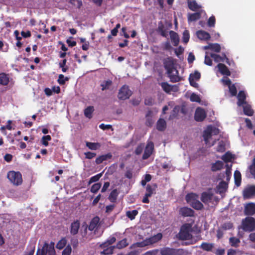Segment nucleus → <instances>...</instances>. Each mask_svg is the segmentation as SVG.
<instances>
[{"label":"nucleus","mask_w":255,"mask_h":255,"mask_svg":"<svg viewBox=\"0 0 255 255\" xmlns=\"http://www.w3.org/2000/svg\"><path fill=\"white\" fill-rule=\"evenodd\" d=\"M201 78V74L198 71H195L193 73H191L189 77V80L192 79L194 81H198Z\"/></svg>","instance_id":"42"},{"label":"nucleus","mask_w":255,"mask_h":255,"mask_svg":"<svg viewBox=\"0 0 255 255\" xmlns=\"http://www.w3.org/2000/svg\"><path fill=\"white\" fill-rule=\"evenodd\" d=\"M138 214V211L136 210L132 211H128L126 212V216L130 220H133L135 216Z\"/></svg>","instance_id":"40"},{"label":"nucleus","mask_w":255,"mask_h":255,"mask_svg":"<svg viewBox=\"0 0 255 255\" xmlns=\"http://www.w3.org/2000/svg\"><path fill=\"white\" fill-rule=\"evenodd\" d=\"M217 151L220 152H223L225 150V144L223 141L219 142L217 147Z\"/></svg>","instance_id":"59"},{"label":"nucleus","mask_w":255,"mask_h":255,"mask_svg":"<svg viewBox=\"0 0 255 255\" xmlns=\"http://www.w3.org/2000/svg\"><path fill=\"white\" fill-rule=\"evenodd\" d=\"M171 41L174 46H177L179 42V37L178 34L174 31H169Z\"/></svg>","instance_id":"22"},{"label":"nucleus","mask_w":255,"mask_h":255,"mask_svg":"<svg viewBox=\"0 0 255 255\" xmlns=\"http://www.w3.org/2000/svg\"><path fill=\"white\" fill-rule=\"evenodd\" d=\"M206 117V114L204 109L197 108L196 110L194 119L197 122H202Z\"/></svg>","instance_id":"11"},{"label":"nucleus","mask_w":255,"mask_h":255,"mask_svg":"<svg viewBox=\"0 0 255 255\" xmlns=\"http://www.w3.org/2000/svg\"><path fill=\"white\" fill-rule=\"evenodd\" d=\"M9 82L8 76L4 73H0V85H7Z\"/></svg>","instance_id":"31"},{"label":"nucleus","mask_w":255,"mask_h":255,"mask_svg":"<svg viewBox=\"0 0 255 255\" xmlns=\"http://www.w3.org/2000/svg\"><path fill=\"white\" fill-rule=\"evenodd\" d=\"M211 50L216 52H219L221 50L220 45L218 43H211Z\"/></svg>","instance_id":"56"},{"label":"nucleus","mask_w":255,"mask_h":255,"mask_svg":"<svg viewBox=\"0 0 255 255\" xmlns=\"http://www.w3.org/2000/svg\"><path fill=\"white\" fill-rule=\"evenodd\" d=\"M241 107H243V111L245 115L248 116H252L254 114V111L252 109L251 106L249 105L248 103L244 104Z\"/></svg>","instance_id":"25"},{"label":"nucleus","mask_w":255,"mask_h":255,"mask_svg":"<svg viewBox=\"0 0 255 255\" xmlns=\"http://www.w3.org/2000/svg\"><path fill=\"white\" fill-rule=\"evenodd\" d=\"M161 45L163 50L170 51L172 49V47L168 41L162 43Z\"/></svg>","instance_id":"52"},{"label":"nucleus","mask_w":255,"mask_h":255,"mask_svg":"<svg viewBox=\"0 0 255 255\" xmlns=\"http://www.w3.org/2000/svg\"><path fill=\"white\" fill-rule=\"evenodd\" d=\"M188 6L190 9L196 11L200 8V6L195 1H189L188 2Z\"/></svg>","instance_id":"35"},{"label":"nucleus","mask_w":255,"mask_h":255,"mask_svg":"<svg viewBox=\"0 0 255 255\" xmlns=\"http://www.w3.org/2000/svg\"><path fill=\"white\" fill-rule=\"evenodd\" d=\"M234 180L235 184L239 187L241 184L242 176L239 170H236L234 172Z\"/></svg>","instance_id":"30"},{"label":"nucleus","mask_w":255,"mask_h":255,"mask_svg":"<svg viewBox=\"0 0 255 255\" xmlns=\"http://www.w3.org/2000/svg\"><path fill=\"white\" fill-rule=\"evenodd\" d=\"M51 139V137L50 135H44L42 137L41 141L42 143L45 146L48 145V141H50Z\"/></svg>","instance_id":"57"},{"label":"nucleus","mask_w":255,"mask_h":255,"mask_svg":"<svg viewBox=\"0 0 255 255\" xmlns=\"http://www.w3.org/2000/svg\"><path fill=\"white\" fill-rule=\"evenodd\" d=\"M190 99L192 102H200L201 101L200 97L195 93H192L191 95Z\"/></svg>","instance_id":"61"},{"label":"nucleus","mask_w":255,"mask_h":255,"mask_svg":"<svg viewBox=\"0 0 255 255\" xmlns=\"http://www.w3.org/2000/svg\"><path fill=\"white\" fill-rule=\"evenodd\" d=\"M190 35L188 30H185L183 33L182 40L185 43H187L189 40Z\"/></svg>","instance_id":"53"},{"label":"nucleus","mask_w":255,"mask_h":255,"mask_svg":"<svg viewBox=\"0 0 255 255\" xmlns=\"http://www.w3.org/2000/svg\"><path fill=\"white\" fill-rule=\"evenodd\" d=\"M115 248V246H111L109 248H107L106 249H104L103 251L102 252V254L105 255H110L113 254L114 250Z\"/></svg>","instance_id":"49"},{"label":"nucleus","mask_w":255,"mask_h":255,"mask_svg":"<svg viewBox=\"0 0 255 255\" xmlns=\"http://www.w3.org/2000/svg\"><path fill=\"white\" fill-rule=\"evenodd\" d=\"M116 241V239L114 237H112L110 238L109 240H107V241L104 244L102 245V246H103L104 247H106V245L108 244V245H112L113 243H114Z\"/></svg>","instance_id":"63"},{"label":"nucleus","mask_w":255,"mask_h":255,"mask_svg":"<svg viewBox=\"0 0 255 255\" xmlns=\"http://www.w3.org/2000/svg\"><path fill=\"white\" fill-rule=\"evenodd\" d=\"M101 187V184L97 183L93 184L90 189V191L93 193H97Z\"/></svg>","instance_id":"51"},{"label":"nucleus","mask_w":255,"mask_h":255,"mask_svg":"<svg viewBox=\"0 0 255 255\" xmlns=\"http://www.w3.org/2000/svg\"><path fill=\"white\" fill-rule=\"evenodd\" d=\"M230 244L232 247H237L240 241L238 238L235 237H231L229 239Z\"/></svg>","instance_id":"48"},{"label":"nucleus","mask_w":255,"mask_h":255,"mask_svg":"<svg viewBox=\"0 0 255 255\" xmlns=\"http://www.w3.org/2000/svg\"><path fill=\"white\" fill-rule=\"evenodd\" d=\"M128 244L127 242V239L126 238H125L121 241H120L118 242L116 245L117 248L119 249H122L123 248H124L128 246Z\"/></svg>","instance_id":"36"},{"label":"nucleus","mask_w":255,"mask_h":255,"mask_svg":"<svg viewBox=\"0 0 255 255\" xmlns=\"http://www.w3.org/2000/svg\"><path fill=\"white\" fill-rule=\"evenodd\" d=\"M160 85L163 91L167 93H169L171 91L176 92L178 90V87L177 86H172L167 82H162Z\"/></svg>","instance_id":"14"},{"label":"nucleus","mask_w":255,"mask_h":255,"mask_svg":"<svg viewBox=\"0 0 255 255\" xmlns=\"http://www.w3.org/2000/svg\"><path fill=\"white\" fill-rule=\"evenodd\" d=\"M80 228V222L78 220L73 222L71 223L70 226V233L72 235H75L78 234Z\"/></svg>","instance_id":"20"},{"label":"nucleus","mask_w":255,"mask_h":255,"mask_svg":"<svg viewBox=\"0 0 255 255\" xmlns=\"http://www.w3.org/2000/svg\"><path fill=\"white\" fill-rule=\"evenodd\" d=\"M210 56L213 58L214 61L216 62H218L219 61L224 62L225 61V58H223L222 56L219 55H217L215 53H211Z\"/></svg>","instance_id":"50"},{"label":"nucleus","mask_w":255,"mask_h":255,"mask_svg":"<svg viewBox=\"0 0 255 255\" xmlns=\"http://www.w3.org/2000/svg\"><path fill=\"white\" fill-rule=\"evenodd\" d=\"M72 252V249L70 245H68L62 252V255H70Z\"/></svg>","instance_id":"62"},{"label":"nucleus","mask_w":255,"mask_h":255,"mask_svg":"<svg viewBox=\"0 0 255 255\" xmlns=\"http://www.w3.org/2000/svg\"><path fill=\"white\" fill-rule=\"evenodd\" d=\"M255 195V185H250L246 187L243 191L244 199H250Z\"/></svg>","instance_id":"9"},{"label":"nucleus","mask_w":255,"mask_h":255,"mask_svg":"<svg viewBox=\"0 0 255 255\" xmlns=\"http://www.w3.org/2000/svg\"><path fill=\"white\" fill-rule=\"evenodd\" d=\"M196 35L198 38L202 40H208L210 39V34L204 30H198L196 32Z\"/></svg>","instance_id":"19"},{"label":"nucleus","mask_w":255,"mask_h":255,"mask_svg":"<svg viewBox=\"0 0 255 255\" xmlns=\"http://www.w3.org/2000/svg\"><path fill=\"white\" fill-rule=\"evenodd\" d=\"M220 72L223 75L229 76L231 75V72L228 67L223 63H219L217 65Z\"/></svg>","instance_id":"21"},{"label":"nucleus","mask_w":255,"mask_h":255,"mask_svg":"<svg viewBox=\"0 0 255 255\" xmlns=\"http://www.w3.org/2000/svg\"><path fill=\"white\" fill-rule=\"evenodd\" d=\"M198 198V196L197 194L191 193L187 194L185 199L192 208L197 210H200L203 208L204 206L203 204L197 199Z\"/></svg>","instance_id":"2"},{"label":"nucleus","mask_w":255,"mask_h":255,"mask_svg":"<svg viewBox=\"0 0 255 255\" xmlns=\"http://www.w3.org/2000/svg\"><path fill=\"white\" fill-rule=\"evenodd\" d=\"M166 128V121L163 119H159L157 122L156 128L158 130L162 131H164Z\"/></svg>","instance_id":"26"},{"label":"nucleus","mask_w":255,"mask_h":255,"mask_svg":"<svg viewBox=\"0 0 255 255\" xmlns=\"http://www.w3.org/2000/svg\"><path fill=\"white\" fill-rule=\"evenodd\" d=\"M102 175H103V172H101V173H99L95 176L91 177L89 179L88 184H91V183H92L93 182L98 181L100 179V178L102 177Z\"/></svg>","instance_id":"47"},{"label":"nucleus","mask_w":255,"mask_h":255,"mask_svg":"<svg viewBox=\"0 0 255 255\" xmlns=\"http://www.w3.org/2000/svg\"><path fill=\"white\" fill-rule=\"evenodd\" d=\"M119 193L117 189H114L110 193L109 199L112 202H115L118 197Z\"/></svg>","instance_id":"38"},{"label":"nucleus","mask_w":255,"mask_h":255,"mask_svg":"<svg viewBox=\"0 0 255 255\" xmlns=\"http://www.w3.org/2000/svg\"><path fill=\"white\" fill-rule=\"evenodd\" d=\"M153 186H154V188H152V187L149 184L147 185L146 187V193L145 194L147 195V196L151 197L153 194V191L157 188L156 184H154Z\"/></svg>","instance_id":"37"},{"label":"nucleus","mask_w":255,"mask_h":255,"mask_svg":"<svg viewBox=\"0 0 255 255\" xmlns=\"http://www.w3.org/2000/svg\"><path fill=\"white\" fill-rule=\"evenodd\" d=\"M154 149V144L152 142H148L144 149V153L142 155V158L143 160L147 159L152 154Z\"/></svg>","instance_id":"10"},{"label":"nucleus","mask_w":255,"mask_h":255,"mask_svg":"<svg viewBox=\"0 0 255 255\" xmlns=\"http://www.w3.org/2000/svg\"><path fill=\"white\" fill-rule=\"evenodd\" d=\"M201 16V13L199 12L189 13L188 15V22L195 21L200 18Z\"/></svg>","instance_id":"29"},{"label":"nucleus","mask_w":255,"mask_h":255,"mask_svg":"<svg viewBox=\"0 0 255 255\" xmlns=\"http://www.w3.org/2000/svg\"><path fill=\"white\" fill-rule=\"evenodd\" d=\"M223 162L220 160H217L215 163H213L211 165V170L215 172L221 170L223 167Z\"/></svg>","instance_id":"27"},{"label":"nucleus","mask_w":255,"mask_h":255,"mask_svg":"<svg viewBox=\"0 0 255 255\" xmlns=\"http://www.w3.org/2000/svg\"><path fill=\"white\" fill-rule=\"evenodd\" d=\"M244 213L247 216H252L255 214V204L249 203L245 207Z\"/></svg>","instance_id":"13"},{"label":"nucleus","mask_w":255,"mask_h":255,"mask_svg":"<svg viewBox=\"0 0 255 255\" xmlns=\"http://www.w3.org/2000/svg\"><path fill=\"white\" fill-rule=\"evenodd\" d=\"M162 238V234L158 233L156 235H154L149 238H146V239L147 240L148 245H150L158 242V241L161 240Z\"/></svg>","instance_id":"18"},{"label":"nucleus","mask_w":255,"mask_h":255,"mask_svg":"<svg viewBox=\"0 0 255 255\" xmlns=\"http://www.w3.org/2000/svg\"><path fill=\"white\" fill-rule=\"evenodd\" d=\"M149 246L148 244V243L147 242L146 239H145L142 242H137L134 244H133L130 248H132V247H138V248H143L146 246Z\"/></svg>","instance_id":"45"},{"label":"nucleus","mask_w":255,"mask_h":255,"mask_svg":"<svg viewBox=\"0 0 255 255\" xmlns=\"http://www.w3.org/2000/svg\"><path fill=\"white\" fill-rule=\"evenodd\" d=\"M112 84V81L111 80H108L107 81H103L101 84V86L102 87V90L105 91L106 90L109 89L110 88V87Z\"/></svg>","instance_id":"41"},{"label":"nucleus","mask_w":255,"mask_h":255,"mask_svg":"<svg viewBox=\"0 0 255 255\" xmlns=\"http://www.w3.org/2000/svg\"><path fill=\"white\" fill-rule=\"evenodd\" d=\"M69 79V78L68 77H64L63 74H60L59 75L57 82L60 85H64L66 81H68Z\"/></svg>","instance_id":"46"},{"label":"nucleus","mask_w":255,"mask_h":255,"mask_svg":"<svg viewBox=\"0 0 255 255\" xmlns=\"http://www.w3.org/2000/svg\"><path fill=\"white\" fill-rule=\"evenodd\" d=\"M249 169L251 174L255 178V157L253 159L252 164L249 166Z\"/></svg>","instance_id":"58"},{"label":"nucleus","mask_w":255,"mask_h":255,"mask_svg":"<svg viewBox=\"0 0 255 255\" xmlns=\"http://www.w3.org/2000/svg\"><path fill=\"white\" fill-rule=\"evenodd\" d=\"M242 229L246 232H251L255 230V219L252 217H247L242 220Z\"/></svg>","instance_id":"6"},{"label":"nucleus","mask_w":255,"mask_h":255,"mask_svg":"<svg viewBox=\"0 0 255 255\" xmlns=\"http://www.w3.org/2000/svg\"><path fill=\"white\" fill-rule=\"evenodd\" d=\"M179 213L183 217H193L194 215V211L192 209L184 207L179 210Z\"/></svg>","instance_id":"15"},{"label":"nucleus","mask_w":255,"mask_h":255,"mask_svg":"<svg viewBox=\"0 0 255 255\" xmlns=\"http://www.w3.org/2000/svg\"><path fill=\"white\" fill-rule=\"evenodd\" d=\"M246 94L244 91H239L237 96V105L239 107H241L244 104L247 103L246 102Z\"/></svg>","instance_id":"16"},{"label":"nucleus","mask_w":255,"mask_h":255,"mask_svg":"<svg viewBox=\"0 0 255 255\" xmlns=\"http://www.w3.org/2000/svg\"><path fill=\"white\" fill-rule=\"evenodd\" d=\"M143 148H144L143 144H140L139 145H138L136 147V148L135 150V151H134L135 154H136V155L140 154L143 151Z\"/></svg>","instance_id":"64"},{"label":"nucleus","mask_w":255,"mask_h":255,"mask_svg":"<svg viewBox=\"0 0 255 255\" xmlns=\"http://www.w3.org/2000/svg\"><path fill=\"white\" fill-rule=\"evenodd\" d=\"M86 146L91 150H96L101 147V144L99 142H92L87 141L86 142Z\"/></svg>","instance_id":"28"},{"label":"nucleus","mask_w":255,"mask_h":255,"mask_svg":"<svg viewBox=\"0 0 255 255\" xmlns=\"http://www.w3.org/2000/svg\"><path fill=\"white\" fill-rule=\"evenodd\" d=\"M229 92L232 97L236 96L237 94V90L235 84H232L229 87Z\"/></svg>","instance_id":"54"},{"label":"nucleus","mask_w":255,"mask_h":255,"mask_svg":"<svg viewBox=\"0 0 255 255\" xmlns=\"http://www.w3.org/2000/svg\"><path fill=\"white\" fill-rule=\"evenodd\" d=\"M214 247V244L212 243H209L206 242H203L200 246V248L204 251L210 252L212 251V249Z\"/></svg>","instance_id":"33"},{"label":"nucleus","mask_w":255,"mask_h":255,"mask_svg":"<svg viewBox=\"0 0 255 255\" xmlns=\"http://www.w3.org/2000/svg\"><path fill=\"white\" fill-rule=\"evenodd\" d=\"M112 157V154L111 153H108L106 154L98 156L95 160V162L97 164H100L102 163L104 161L108 159H111Z\"/></svg>","instance_id":"23"},{"label":"nucleus","mask_w":255,"mask_h":255,"mask_svg":"<svg viewBox=\"0 0 255 255\" xmlns=\"http://www.w3.org/2000/svg\"><path fill=\"white\" fill-rule=\"evenodd\" d=\"M212 134V126H208L203 133V136L206 144L208 143L209 139L211 138Z\"/></svg>","instance_id":"17"},{"label":"nucleus","mask_w":255,"mask_h":255,"mask_svg":"<svg viewBox=\"0 0 255 255\" xmlns=\"http://www.w3.org/2000/svg\"><path fill=\"white\" fill-rule=\"evenodd\" d=\"M67 244V240L65 238H62L56 245V248L59 250H62Z\"/></svg>","instance_id":"39"},{"label":"nucleus","mask_w":255,"mask_h":255,"mask_svg":"<svg viewBox=\"0 0 255 255\" xmlns=\"http://www.w3.org/2000/svg\"><path fill=\"white\" fill-rule=\"evenodd\" d=\"M228 188V183L224 181H221L217 186L218 190L220 193H223Z\"/></svg>","instance_id":"34"},{"label":"nucleus","mask_w":255,"mask_h":255,"mask_svg":"<svg viewBox=\"0 0 255 255\" xmlns=\"http://www.w3.org/2000/svg\"><path fill=\"white\" fill-rule=\"evenodd\" d=\"M7 178L14 186H18L23 182L22 174L19 171L10 170L7 173Z\"/></svg>","instance_id":"3"},{"label":"nucleus","mask_w":255,"mask_h":255,"mask_svg":"<svg viewBox=\"0 0 255 255\" xmlns=\"http://www.w3.org/2000/svg\"><path fill=\"white\" fill-rule=\"evenodd\" d=\"M213 194L211 192H203L201 195V200L205 204L208 205L213 199Z\"/></svg>","instance_id":"12"},{"label":"nucleus","mask_w":255,"mask_h":255,"mask_svg":"<svg viewBox=\"0 0 255 255\" xmlns=\"http://www.w3.org/2000/svg\"><path fill=\"white\" fill-rule=\"evenodd\" d=\"M182 252V249H175L169 247H164L160 250L161 255H179Z\"/></svg>","instance_id":"8"},{"label":"nucleus","mask_w":255,"mask_h":255,"mask_svg":"<svg viewBox=\"0 0 255 255\" xmlns=\"http://www.w3.org/2000/svg\"><path fill=\"white\" fill-rule=\"evenodd\" d=\"M94 111L93 106H90L87 107L84 111V114L86 118L91 119L92 117V114Z\"/></svg>","instance_id":"32"},{"label":"nucleus","mask_w":255,"mask_h":255,"mask_svg":"<svg viewBox=\"0 0 255 255\" xmlns=\"http://www.w3.org/2000/svg\"><path fill=\"white\" fill-rule=\"evenodd\" d=\"M54 243L51 242L50 244L45 243L41 251L38 250L36 255H55Z\"/></svg>","instance_id":"5"},{"label":"nucleus","mask_w":255,"mask_h":255,"mask_svg":"<svg viewBox=\"0 0 255 255\" xmlns=\"http://www.w3.org/2000/svg\"><path fill=\"white\" fill-rule=\"evenodd\" d=\"M211 56H208V52H206L205 56L204 63L208 66H211L212 65V60L211 59Z\"/></svg>","instance_id":"60"},{"label":"nucleus","mask_w":255,"mask_h":255,"mask_svg":"<svg viewBox=\"0 0 255 255\" xmlns=\"http://www.w3.org/2000/svg\"><path fill=\"white\" fill-rule=\"evenodd\" d=\"M192 231L191 226L189 224L182 225L178 235V239L182 241L191 239L192 238V235L191 234Z\"/></svg>","instance_id":"4"},{"label":"nucleus","mask_w":255,"mask_h":255,"mask_svg":"<svg viewBox=\"0 0 255 255\" xmlns=\"http://www.w3.org/2000/svg\"><path fill=\"white\" fill-rule=\"evenodd\" d=\"M176 60L172 57H168L163 60V64L167 71L170 81L173 83L178 82L181 80L179 75L178 71L175 68Z\"/></svg>","instance_id":"1"},{"label":"nucleus","mask_w":255,"mask_h":255,"mask_svg":"<svg viewBox=\"0 0 255 255\" xmlns=\"http://www.w3.org/2000/svg\"><path fill=\"white\" fill-rule=\"evenodd\" d=\"M226 170L225 173H226V180L227 181H229L230 180L231 175H232L231 170H232V164H231L230 165H229V164H226Z\"/></svg>","instance_id":"44"},{"label":"nucleus","mask_w":255,"mask_h":255,"mask_svg":"<svg viewBox=\"0 0 255 255\" xmlns=\"http://www.w3.org/2000/svg\"><path fill=\"white\" fill-rule=\"evenodd\" d=\"M100 221V218L98 216L94 217L90 223L88 229L90 231H92L95 230L99 224Z\"/></svg>","instance_id":"24"},{"label":"nucleus","mask_w":255,"mask_h":255,"mask_svg":"<svg viewBox=\"0 0 255 255\" xmlns=\"http://www.w3.org/2000/svg\"><path fill=\"white\" fill-rule=\"evenodd\" d=\"M132 93L128 86L124 85L119 90L118 97L121 100H125L128 99Z\"/></svg>","instance_id":"7"},{"label":"nucleus","mask_w":255,"mask_h":255,"mask_svg":"<svg viewBox=\"0 0 255 255\" xmlns=\"http://www.w3.org/2000/svg\"><path fill=\"white\" fill-rule=\"evenodd\" d=\"M216 22L215 17L213 15L210 16L208 19L207 24L209 27H213L215 26Z\"/></svg>","instance_id":"55"},{"label":"nucleus","mask_w":255,"mask_h":255,"mask_svg":"<svg viewBox=\"0 0 255 255\" xmlns=\"http://www.w3.org/2000/svg\"><path fill=\"white\" fill-rule=\"evenodd\" d=\"M222 159L226 163L231 162L233 158V155L229 152H227L222 156Z\"/></svg>","instance_id":"43"}]
</instances>
